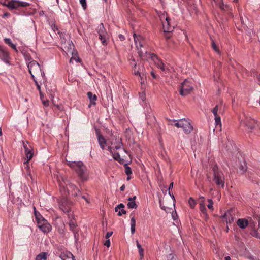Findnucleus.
Wrapping results in <instances>:
<instances>
[{"instance_id":"ea45409f","label":"nucleus","mask_w":260,"mask_h":260,"mask_svg":"<svg viewBox=\"0 0 260 260\" xmlns=\"http://www.w3.org/2000/svg\"><path fill=\"white\" fill-rule=\"evenodd\" d=\"M107 149L108 151H109L112 154V153H113V152L115 151V149L114 147L113 146V145H111L110 144V145L108 146Z\"/></svg>"},{"instance_id":"0eeeda50","label":"nucleus","mask_w":260,"mask_h":260,"mask_svg":"<svg viewBox=\"0 0 260 260\" xmlns=\"http://www.w3.org/2000/svg\"><path fill=\"white\" fill-rule=\"evenodd\" d=\"M193 86L190 84L189 81L185 80L179 86V93L182 96H186L192 90Z\"/></svg>"},{"instance_id":"f3484780","label":"nucleus","mask_w":260,"mask_h":260,"mask_svg":"<svg viewBox=\"0 0 260 260\" xmlns=\"http://www.w3.org/2000/svg\"><path fill=\"white\" fill-rule=\"evenodd\" d=\"M110 143L111 145L114 147L116 150L120 149L122 145V139L119 137L115 138L114 142L111 141Z\"/></svg>"},{"instance_id":"0e129e2a","label":"nucleus","mask_w":260,"mask_h":260,"mask_svg":"<svg viewBox=\"0 0 260 260\" xmlns=\"http://www.w3.org/2000/svg\"><path fill=\"white\" fill-rule=\"evenodd\" d=\"M119 38L121 39V40L124 39V37L121 35H119Z\"/></svg>"},{"instance_id":"20e7f679","label":"nucleus","mask_w":260,"mask_h":260,"mask_svg":"<svg viewBox=\"0 0 260 260\" xmlns=\"http://www.w3.org/2000/svg\"><path fill=\"white\" fill-rule=\"evenodd\" d=\"M28 68L32 79L35 78V76L40 77V75H42V70L40 64L36 61H30L28 64Z\"/></svg>"},{"instance_id":"39448f33","label":"nucleus","mask_w":260,"mask_h":260,"mask_svg":"<svg viewBox=\"0 0 260 260\" xmlns=\"http://www.w3.org/2000/svg\"><path fill=\"white\" fill-rule=\"evenodd\" d=\"M96 31L102 45L104 46L107 45L109 37L103 23L98 25L96 28Z\"/></svg>"},{"instance_id":"49530a36","label":"nucleus","mask_w":260,"mask_h":260,"mask_svg":"<svg viewBox=\"0 0 260 260\" xmlns=\"http://www.w3.org/2000/svg\"><path fill=\"white\" fill-rule=\"evenodd\" d=\"M167 260H175L174 259L173 254H170L169 255H168L167 256Z\"/></svg>"},{"instance_id":"7ed1b4c3","label":"nucleus","mask_w":260,"mask_h":260,"mask_svg":"<svg viewBox=\"0 0 260 260\" xmlns=\"http://www.w3.org/2000/svg\"><path fill=\"white\" fill-rule=\"evenodd\" d=\"M174 125L177 127L182 128L185 133H189L193 129V126L190 124V122L186 119H181L179 121L175 120H169L168 124L170 125Z\"/></svg>"},{"instance_id":"8fccbe9b","label":"nucleus","mask_w":260,"mask_h":260,"mask_svg":"<svg viewBox=\"0 0 260 260\" xmlns=\"http://www.w3.org/2000/svg\"><path fill=\"white\" fill-rule=\"evenodd\" d=\"M104 245L107 246V247H109L110 246V240L109 239H108L106 241Z\"/></svg>"},{"instance_id":"2eb2a0df","label":"nucleus","mask_w":260,"mask_h":260,"mask_svg":"<svg viewBox=\"0 0 260 260\" xmlns=\"http://www.w3.org/2000/svg\"><path fill=\"white\" fill-rule=\"evenodd\" d=\"M96 135L98 138V143L102 149H105V147L107 145V142L105 138L101 134L100 131L99 129H96Z\"/></svg>"},{"instance_id":"4c0bfd02","label":"nucleus","mask_w":260,"mask_h":260,"mask_svg":"<svg viewBox=\"0 0 260 260\" xmlns=\"http://www.w3.org/2000/svg\"><path fill=\"white\" fill-rule=\"evenodd\" d=\"M112 155L113 156V158L115 160H116L119 161L121 159L120 155H119V154L118 153H117L115 151H114L113 152V153H112Z\"/></svg>"},{"instance_id":"bb28decb","label":"nucleus","mask_w":260,"mask_h":260,"mask_svg":"<svg viewBox=\"0 0 260 260\" xmlns=\"http://www.w3.org/2000/svg\"><path fill=\"white\" fill-rule=\"evenodd\" d=\"M40 229L44 233L49 232L51 230V226L48 223H45Z\"/></svg>"},{"instance_id":"aec40b11","label":"nucleus","mask_w":260,"mask_h":260,"mask_svg":"<svg viewBox=\"0 0 260 260\" xmlns=\"http://www.w3.org/2000/svg\"><path fill=\"white\" fill-rule=\"evenodd\" d=\"M204 197H201L199 199V204H200V209L201 211L204 214L205 218L207 217V215L206 214V209L205 204H204Z\"/></svg>"},{"instance_id":"c03bdc74","label":"nucleus","mask_w":260,"mask_h":260,"mask_svg":"<svg viewBox=\"0 0 260 260\" xmlns=\"http://www.w3.org/2000/svg\"><path fill=\"white\" fill-rule=\"evenodd\" d=\"M80 3L81 5H82L83 8L84 9H85L86 8V0H80Z\"/></svg>"},{"instance_id":"6e6d98bb","label":"nucleus","mask_w":260,"mask_h":260,"mask_svg":"<svg viewBox=\"0 0 260 260\" xmlns=\"http://www.w3.org/2000/svg\"><path fill=\"white\" fill-rule=\"evenodd\" d=\"M43 104L45 106H48L49 105V101H44Z\"/></svg>"},{"instance_id":"f03ea898","label":"nucleus","mask_w":260,"mask_h":260,"mask_svg":"<svg viewBox=\"0 0 260 260\" xmlns=\"http://www.w3.org/2000/svg\"><path fill=\"white\" fill-rule=\"evenodd\" d=\"M67 164L75 171L82 181L88 179V174L86 167L82 161H68Z\"/></svg>"},{"instance_id":"c756f323","label":"nucleus","mask_w":260,"mask_h":260,"mask_svg":"<svg viewBox=\"0 0 260 260\" xmlns=\"http://www.w3.org/2000/svg\"><path fill=\"white\" fill-rule=\"evenodd\" d=\"M36 220L37 221L38 226L39 229L41 228L42 226H43L45 223L48 222V221L46 219H45L43 217L41 218L37 219Z\"/></svg>"},{"instance_id":"13d9d810","label":"nucleus","mask_w":260,"mask_h":260,"mask_svg":"<svg viewBox=\"0 0 260 260\" xmlns=\"http://www.w3.org/2000/svg\"><path fill=\"white\" fill-rule=\"evenodd\" d=\"M255 233H256L255 232ZM254 236L256 237V238H260V234H258V233H255V234H254L253 235Z\"/></svg>"},{"instance_id":"72a5a7b5","label":"nucleus","mask_w":260,"mask_h":260,"mask_svg":"<svg viewBox=\"0 0 260 260\" xmlns=\"http://www.w3.org/2000/svg\"><path fill=\"white\" fill-rule=\"evenodd\" d=\"M188 203L189 206L191 208H194V207L195 206V200L193 199V198L190 197L188 200Z\"/></svg>"},{"instance_id":"e2e57ef3","label":"nucleus","mask_w":260,"mask_h":260,"mask_svg":"<svg viewBox=\"0 0 260 260\" xmlns=\"http://www.w3.org/2000/svg\"><path fill=\"white\" fill-rule=\"evenodd\" d=\"M44 76H45L44 72H42V75H40V77H41L43 78Z\"/></svg>"},{"instance_id":"6e6552de","label":"nucleus","mask_w":260,"mask_h":260,"mask_svg":"<svg viewBox=\"0 0 260 260\" xmlns=\"http://www.w3.org/2000/svg\"><path fill=\"white\" fill-rule=\"evenodd\" d=\"M149 55L158 68L166 73L170 71L169 69L164 64L162 61L157 55L154 54H149Z\"/></svg>"},{"instance_id":"a18cd8bd","label":"nucleus","mask_w":260,"mask_h":260,"mask_svg":"<svg viewBox=\"0 0 260 260\" xmlns=\"http://www.w3.org/2000/svg\"><path fill=\"white\" fill-rule=\"evenodd\" d=\"M126 212L125 210H124L123 209H120V210L118 211V216H121L123 214H126Z\"/></svg>"},{"instance_id":"2f4dec72","label":"nucleus","mask_w":260,"mask_h":260,"mask_svg":"<svg viewBox=\"0 0 260 260\" xmlns=\"http://www.w3.org/2000/svg\"><path fill=\"white\" fill-rule=\"evenodd\" d=\"M46 253H42L36 257V260H46Z\"/></svg>"},{"instance_id":"e433bc0d","label":"nucleus","mask_w":260,"mask_h":260,"mask_svg":"<svg viewBox=\"0 0 260 260\" xmlns=\"http://www.w3.org/2000/svg\"><path fill=\"white\" fill-rule=\"evenodd\" d=\"M212 47L213 49L218 53H219V49L218 46L216 45L215 42L212 40Z\"/></svg>"},{"instance_id":"393cba45","label":"nucleus","mask_w":260,"mask_h":260,"mask_svg":"<svg viewBox=\"0 0 260 260\" xmlns=\"http://www.w3.org/2000/svg\"><path fill=\"white\" fill-rule=\"evenodd\" d=\"M143 41H139L138 42V53L139 54V56L143 59H145L144 54V52L142 51L141 48L143 47Z\"/></svg>"},{"instance_id":"bf43d9fd","label":"nucleus","mask_w":260,"mask_h":260,"mask_svg":"<svg viewBox=\"0 0 260 260\" xmlns=\"http://www.w3.org/2000/svg\"><path fill=\"white\" fill-rule=\"evenodd\" d=\"M124 189H125V185H122L120 187V189L121 191H124Z\"/></svg>"},{"instance_id":"f257e3e1","label":"nucleus","mask_w":260,"mask_h":260,"mask_svg":"<svg viewBox=\"0 0 260 260\" xmlns=\"http://www.w3.org/2000/svg\"><path fill=\"white\" fill-rule=\"evenodd\" d=\"M58 183L59 187V190L62 196H67L71 190L74 191L73 194L77 196V192H79V190L73 184L70 182L69 180L61 177L58 179Z\"/></svg>"},{"instance_id":"58836bf2","label":"nucleus","mask_w":260,"mask_h":260,"mask_svg":"<svg viewBox=\"0 0 260 260\" xmlns=\"http://www.w3.org/2000/svg\"><path fill=\"white\" fill-rule=\"evenodd\" d=\"M208 204L207 205V207L209 208V209H210L211 210H213V202L211 199H208Z\"/></svg>"},{"instance_id":"680f3d73","label":"nucleus","mask_w":260,"mask_h":260,"mask_svg":"<svg viewBox=\"0 0 260 260\" xmlns=\"http://www.w3.org/2000/svg\"><path fill=\"white\" fill-rule=\"evenodd\" d=\"M225 260H231V257L229 256H227L225 257Z\"/></svg>"},{"instance_id":"774afa93","label":"nucleus","mask_w":260,"mask_h":260,"mask_svg":"<svg viewBox=\"0 0 260 260\" xmlns=\"http://www.w3.org/2000/svg\"><path fill=\"white\" fill-rule=\"evenodd\" d=\"M56 107L58 108V109H59L60 108V107L59 105H56Z\"/></svg>"},{"instance_id":"ddd939ff","label":"nucleus","mask_w":260,"mask_h":260,"mask_svg":"<svg viewBox=\"0 0 260 260\" xmlns=\"http://www.w3.org/2000/svg\"><path fill=\"white\" fill-rule=\"evenodd\" d=\"M160 19L162 22L164 31H171V28L170 24V18L168 17L166 14H164L160 17Z\"/></svg>"},{"instance_id":"5fc2aeb1","label":"nucleus","mask_w":260,"mask_h":260,"mask_svg":"<svg viewBox=\"0 0 260 260\" xmlns=\"http://www.w3.org/2000/svg\"><path fill=\"white\" fill-rule=\"evenodd\" d=\"M82 198H83V199L85 200V201L87 202V203H89V201H88V200L87 199V198L84 196H82Z\"/></svg>"},{"instance_id":"a878e982","label":"nucleus","mask_w":260,"mask_h":260,"mask_svg":"<svg viewBox=\"0 0 260 260\" xmlns=\"http://www.w3.org/2000/svg\"><path fill=\"white\" fill-rule=\"evenodd\" d=\"M137 247L138 249V252L140 256V260H142L144 257V249L142 247L141 245L139 243L138 241H136Z\"/></svg>"},{"instance_id":"79ce46f5","label":"nucleus","mask_w":260,"mask_h":260,"mask_svg":"<svg viewBox=\"0 0 260 260\" xmlns=\"http://www.w3.org/2000/svg\"><path fill=\"white\" fill-rule=\"evenodd\" d=\"M74 60L77 62H81V59L79 57H72L70 60V63H72Z\"/></svg>"},{"instance_id":"423d86ee","label":"nucleus","mask_w":260,"mask_h":260,"mask_svg":"<svg viewBox=\"0 0 260 260\" xmlns=\"http://www.w3.org/2000/svg\"><path fill=\"white\" fill-rule=\"evenodd\" d=\"M58 204L60 209L64 213L68 214L69 218H70V215H72L71 211V202L68 200L66 196H63L58 201Z\"/></svg>"},{"instance_id":"4468645a","label":"nucleus","mask_w":260,"mask_h":260,"mask_svg":"<svg viewBox=\"0 0 260 260\" xmlns=\"http://www.w3.org/2000/svg\"><path fill=\"white\" fill-rule=\"evenodd\" d=\"M221 218L225 219L228 224L231 223L235 218V212L233 210L230 209L226 211Z\"/></svg>"},{"instance_id":"dca6fc26","label":"nucleus","mask_w":260,"mask_h":260,"mask_svg":"<svg viewBox=\"0 0 260 260\" xmlns=\"http://www.w3.org/2000/svg\"><path fill=\"white\" fill-rule=\"evenodd\" d=\"M0 58L6 63L10 64L9 63V55L7 51L3 48L0 46Z\"/></svg>"},{"instance_id":"69168bd1","label":"nucleus","mask_w":260,"mask_h":260,"mask_svg":"<svg viewBox=\"0 0 260 260\" xmlns=\"http://www.w3.org/2000/svg\"><path fill=\"white\" fill-rule=\"evenodd\" d=\"M160 206H161V205L160 204ZM161 208L163 210H165V207H161Z\"/></svg>"},{"instance_id":"09e8293b","label":"nucleus","mask_w":260,"mask_h":260,"mask_svg":"<svg viewBox=\"0 0 260 260\" xmlns=\"http://www.w3.org/2000/svg\"><path fill=\"white\" fill-rule=\"evenodd\" d=\"M112 234H113L112 232H107L106 235V239H108L110 237H111L112 236Z\"/></svg>"},{"instance_id":"9b49d317","label":"nucleus","mask_w":260,"mask_h":260,"mask_svg":"<svg viewBox=\"0 0 260 260\" xmlns=\"http://www.w3.org/2000/svg\"><path fill=\"white\" fill-rule=\"evenodd\" d=\"M30 4L28 3L17 1L12 0L8 2L7 7L11 9H17L20 7H25L29 6Z\"/></svg>"},{"instance_id":"de8ad7c7","label":"nucleus","mask_w":260,"mask_h":260,"mask_svg":"<svg viewBox=\"0 0 260 260\" xmlns=\"http://www.w3.org/2000/svg\"><path fill=\"white\" fill-rule=\"evenodd\" d=\"M151 75L152 77H153V78H154V79H156L157 77H159L157 75H156L155 74V73L153 71H152L151 72Z\"/></svg>"},{"instance_id":"864d4df0","label":"nucleus","mask_w":260,"mask_h":260,"mask_svg":"<svg viewBox=\"0 0 260 260\" xmlns=\"http://www.w3.org/2000/svg\"><path fill=\"white\" fill-rule=\"evenodd\" d=\"M173 182L171 183V184L169 185V193L171 196V192L170 191V190L173 188Z\"/></svg>"},{"instance_id":"37998d69","label":"nucleus","mask_w":260,"mask_h":260,"mask_svg":"<svg viewBox=\"0 0 260 260\" xmlns=\"http://www.w3.org/2000/svg\"><path fill=\"white\" fill-rule=\"evenodd\" d=\"M218 111V106H216L212 110V112L214 114V116H218L217 112Z\"/></svg>"},{"instance_id":"7c9ffc66","label":"nucleus","mask_w":260,"mask_h":260,"mask_svg":"<svg viewBox=\"0 0 260 260\" xmlns=\"http://www.w3.org/2000/svg\"><path fill=\"white\" fill-rule=\"evenodd\" d=\"M4 42L6 44H8L9 46H10L11 48L14 49V50H16V46L13 44L10 39L9 38H5L4 39Z\"/></svg>"},{"instance_id":"f8f14e48","label":"nucleus","mask_w":260,"mask_h":260,"mask_svg":"<svg viewBox=\"0 0 260 260\" xmlns=\"http://www.w3.org/2000/svg\"><path fill=\"white\" fill-rule=\"evenodd\" d=\"M23 147L25 150V153L27 160L26 162H24V165H27L28 161H29L33 157L34 153L32 152V149L31 146L28 144V142L25 143L23 142Z\"/></svg>"},{"instance_id":"1a4fd4ad","label":"nucleus","mask_w":260,"mask_h":260,"mask_svg":"<svg viewBox=\"0 0 260 260\" xmlns=\"http://www.w3.org/2000/svg\"><path fill=\"white\" fill-rule=\"evenodd\" d=\"M129 64H131L132 68V71L133 72V74L136 76H140L141 78V80H142V76L141 75V69L140 68V65L138 64L137 65V62L135 60V59L132 56L131 58L128 59ZM143 69H142V70Z\"/></svg>"},{"instance_id":"5701e85b","label":"nucleus","mask_w":260,"mask_h":260,"mask_svg":"<svg viewBox=\"0 0 260 260\" xmlns=\"http://www.w3.org/2000/svg\"><path fill=\"white\" fill-rule=\"evenodd\" d=\"M241 124H243L245 126H247L249 129L252 130L255 128V121L253 120L249 121L247 119L245 122H241Z\"/></svg>"},{"instance_id":"3c124183","label":"nucleus","mask_w":260,"mask_h":260,"mask_svg":"<svg viewBox=\"0 0 260 260\" xmlns=\"http://www.w3.org/2000/svg\"><path fill=\"white\" fill-rule=\"evenodd\" d=\"M33 80L35 81V84H36V86L37 87L38 89L40 90L41 87H40V85L38 84L37 81L36 80L35 78H34V79H33Z\"/></svg>"},{"instance_id":"603ef678","label":"nucleus","mask_w":260,"mask_h":260,"mask_svg":"<svg viewBox=\"0 0 260 260\" xmlns=\"http://www.w3.org/2000/svg\"><path fill=\"white\" fill-rule=\"evenodd\" d=\"M119 208V209H123L125 207V206L122 203H120L117 206Z\"/></svg>"},{"instance_id":"f704fd0d","label":"nucleus","mask_w":260,"mask_h":260,"mask_svg":"<svg viewBox=\"0 0 260 260\" xmlns=\"http://www.w3.org/2000/svg\"><path fill=\"white\" fill-rule=\"evenodd\" d=\"M125 168V173L127 175L129 176L132 174V170L129 167H128L127 165L124 166Z\"/></svg>"},{"instance_id":"a19ab883","label":"nucleus","mask_w":260,"mask_h":260,"mask_svg":"<svg viewBox=\"0 0 260 260\" xmlns=\"http://www.w3.org/2000/svg\"><path fill=\"white\" fill-rule=\"evenodd\" d=\"M215 2L217 3L218 5L220 6L221 9H224V7L223 6V3H222V0H214Z\"/></svg>"},{"instance_id":"c85d7f7f","label":"nucleus","mask_w":260,"mask_h":260,"mask_svg":"<svg viewBox=\"0 0 260 260\" xmlns=\"http://www.w3.org/2000/svg\"><path fill=\"white\" fill-rule=\"evenodd\" d=\"M134 39L137 49H138V42L139 41H143V40L141 36H136L135 34H134Z\"/></svg>"},{"instance_id":"b1692460","label":"nucleus","mask_w":260,"mask_h":260,"mask_svg":"<svg viewBox=\"0 0 260 260\" xmlns=\"http://www.w3.org/2000/svg\"><path fill=\"white\" fill-rule=\"evenodd\" d=\"M62 260H75V257L71 252L63 253L60 255Z\"/></svg>"},{"instance_id":"473e14b6","label":"nucleus","mask_w":260,"mask_h":260,"mask_svg":"<svg viewBox=\"0 0 260 260\" xmlns=\"http://www.w3.org/2000/svg\"><path fill=\"white\" fill-rule=\"evenodd\" d=\"M215 121L216 125V126H219L220 128L221 126V122L220 116H215Z\"/></svg>"},{"instance_id":"4d7b16f0","label":"nucleus","mask_w":260,"mask_h":260,"mask_svg":"<svg viewBox=\"0 0 260 260\" xmlns=\"http://www.w3.org/2000/svg\"><path fill=\"white\" fill-rule=\"evenodd\" d=\"M10 15V14L8 12L5 13L3 16V18H5L6 17H8Z\"/></svg>"},{"instance_id":"4be33fe9","label":"nucleus","mask_w":260,"mask_h":260,"mask_svg":"<svg viewBox=\"0 0 260 260\" xmlns=\"http://www.w3.org/2000/svg\"><path fill=\"white\" fill-rule=\"evenodd\" d=\"M87 95L90 101V104L88 105V107H90L91 105H95L96 104L95 101L97 100V97L96 95L93 94L91 92H88Z\"/></svg>"},{"instance_id":"9d476101","label":"nucleus","mask_w":260,"mask_h":260,"mask_svg":"<svg viewBox=\"0 0 260 260\" xmlns=\"http://www.w3.org/2000/svg\"><path fill=\"white\" fill-rule=\"evenodd\" d=\"M214 182L217 185L223 188L224 186V178L222 172H218L214 169Z\"/></svg>"},{"instance_id":"052dcab7","label":"nucleus","mask_w":260,"mask_h":260,"mask_svg":"<svg viewBox=\"0 0 260 260\" xmlns=\"http://www.w3.org/2000/svg\"><path fill=\"white\" fill-rule=\"evenodd\" d=\"M120 209H119L118 207V206H116L115 208V211L117 212L119 211V210H120Z\"/></svg>"},{"instance_id":"6ab92c4d","label":"nucleus","mask_w":260,"mask_h":260,"mask_svg":"<svg viewBox=\"0 0 260 260\" xmlns=\"http://www.w3.org/2000/svg\"><path fill=\"white\" fill-rule=\"evenodd\" d=\"M237 225L241 229H245L249 224L248 221L246 219H239L237 222Z\"/></svg>"},{"instance_id":"c9c22d12","label":"nucleus","mask_w":260,"mask_h":260,"mask_svg":"<svg viewBox=\"0 0 260 260\" xmlns=\"http://www.w3.org/2000/svg\"><path fill=\"white\" fill-rule=\"evenodd\" d=\"M34 214L36 217V220L39 219L42 217V216L40 214V213L36 211L35 207H34Z\"/></svg>"},{"instance_id":"cd10ccee","label":"nucleus","mask_w":260,"mask_h":260,"mask_svg":"<svg viewBox=\"0 0 260 260\" xmlns=\"http://www.w3.org/2000/svg\"><path fill=\"white\" fill-rule=\"evenodd\" d=\"M135 226L136 221L135 217L133 216L131 219V231L132 234H133L135 232Z\"/></svg>"},{"instance_id":"412c9836","label":"nucleus","mask_w":260,"mask_h":260,"mask_svg":"<svg viewBox=\"0 0 260 260\" xmlns=\"http://www.w3.org/2000/svg\"><path fill=\"white\" fill-rule=\"evenodd\" d=\"M136 199V196H134L133 197H130L128 199V201L129 202L127 203V206L128 208L133 209V208H137V205H136L135 201Z\"/></svg>"},{"instance_id":"a211bd4d","label":"nucleus","mask_w":260,"mask_h":260,"mask_svg":"<svg viewBox=\"0 0 260 260\" xmlns=\"http://www.w3.org/2000/svg\"><path fill=\"white\" fill-rule=\"evenodd\" d=\"M70 219V221L69 223V225L70 226V230L72 231L74 234L75 237H76V228L77 226V224L74 219V218L73 217L72 215H70V218H69Z\"/></svg>"},{"instance_id":"338daca9","label":"nucleus","mask_w":260,"mask_h":260,"mask_svg":"<svg viewBox=\"0 0 260 260\" xmlns=\"http://www.w3.org/2000/svg\"><path fill=\"white\" fill-rule=\"evenodd\" d=\"M2 134V129L1 128H0V136H1Z\"/></svg>"}]
</instances>
